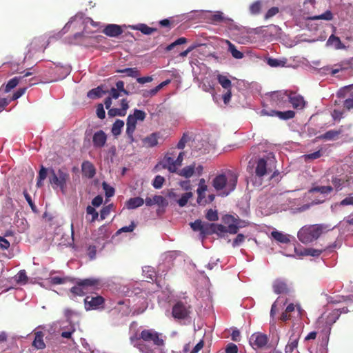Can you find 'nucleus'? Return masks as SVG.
Instances as JSON below:
<instances>
[{
	"mask_svg": "<svg viewBox=\"0 0 353 353\" xmlns=\"http://www.w3.org/2000/svg\"><path fill=\"white\" fill-rule=\"evenodd\" d=\"M276 161L272 152H269L263 157L259 159L256 162L254 174L251 178V182L255 187H260L263 183V179L271 174L269 178H274L279 174L276 170Z\"/></svg>",
	"mask_w": 353,
	"mask_h": 353,
	"instance_id": "f257e3e1",
	"label": "nucleus"
},
{
	"mask_svg": "<svg viewBox=\"0 0 353 353\" xmlns=\"http://www.w3.org/2000/svg\"><path fill=\"white\" fill-rule=\"evenodd\" d=\"M238 174L232 170H225L218 174L212 181V185L216 191H221V195L228 196L232 192L237 184Z\"/></svg>",
	"mask_w": 353,
	"mask_h": 353,
	"instance_id": "f03ea898",
	"label": "nucleus"
},
{
	"mask_svg": "<svg viewBox=\"0 0 353 353\" xmlns=\"http://www.w3.org/2000/svg\"><path fill=\"white\" fill-rule=\"evenodd\" d=\"M339 310H334L332 311L328 315H327L326 317L322 316L320 318H319L316 324L317 327L321 330V345L322 347H326L327 346L332 326L339 319Z\"/></svg>",
	"mask_w": 353,
	"mask_h": 353,
	"instance_id": "7ed1b4c3",
	"label": "nucleus"
},
{
	"mask_svg": "<svg viewBox=\"0 0 353 353\" xmlns=\"http://www.w3.org/2000/svg\"><path fill=\"white\" fill-rule=\"evenodd\" d=\"M334 228L335 226L332 229ZM330 230L331 228L324 224L305 225L299 230L297 236L301 242L307 244L318 239L323 231Z\"/></svg>",
	"mask_w": 353,
	"mask_h": 353,
	"instance_id": "20e7f679",
	"label": "nucleus"
},
{
	"mask_svg": "<svg viewBox=\"0 0 353 353\" xmlns=\"http://www.w3.org/2000/svg\"><path fill=\"white\" fill-rule=\"evenodd\" d=\"M70 176L69 172L59 168L55 170L52 168L49 170L48 181L54 190L60 189L62 193H65L67 189V184L70 181Z\"/></svg>",
	"mask_w": 353,
	"mask_h": 353,
	"instance_id": "39448f33",
	"label": "nucleus"
},
{
	"mask_svg": "<svg viewBox=\"0 0 353 353\" xmlns=\"http://www.w3.org/2000/svg\"><path fill=\"white\" fill-rule=\"evenodd\" d=\"M190 313L191 306L186 301H177L172 307V315L176 320H186Z\"/></svg>",
	"mask_w": 353,
	"mask_h": 353,
	"instance_id": "423d86ee",
	"label": "nucleus"
},
{
	"mask_svg": "<svg viewBox=\"0 0 353 353\" xmlns=\"http://www.w3.org/2000/svg\"><path fill=\"white\" fill-rule=\"evenodd\" d=\"M337 95L339 97L346 98L343 101L345 108L348 110L353 109V85L345 86L340 89Z\"/></svg>",
	"mask_w": 353,
	"mask_h": 353,
	"instance_id": "0eeeda50",
	"label": "nucleus"
},
{
	"mask_svg": "<svg viewBox=\"0 0 353 353\" xmlns=\"http://www.w3.org/2000/svg\"><path fill=\"white\" fill-rule=\"evenodd\" d=\"M268 337L261 332H255L250 337V344L255 350L264 348L268 343Z\"/></svg>",
	"mask_w": 353,
	"mask_h": 353,
	"instance_id": "6e6552de",
	"label": "nucleus"
},
{
	"mask_svg": "<svg viewBox=\"0 0 353 353\" xmlns=\"http://www.w3.org/2000/svg\"><path fill=\"white\" fill-rule=\"evenodd\" d=\"M159 335L154 330H144L141 332L140 337L145 341H152L154 345L162 347L164 345V341Z\"/></svg>",
	"mask_w": 353,
	"mask_h": 353,
	"instance_id": "1a4fd4ad",
	"label": "nucleus"
},
{
	"mask_svg": "<svg viewBox=\"0 0 353 353\" xmlns=\"http://www.w3.org/2000/svg\"><path fill=\"white\" fill-rule=\"evenodd\" d=\"M45 40L43 38H34L28 46V50L25 59H30L35 52L43 51L46 46H43Z\"/></svg>",
	"mask_w": 353,
	"mask_h": 353,
	"instance_id": "9d476101",
	"label": "nucleus"
},
{
	"mask_svg": "<svg viewBox=\"0 0 353 353\" xmlns=\"http://www.w3.org/2000/svg\"><path fill=\"white\" fill-rule=\"evenodd\" d=\"M86 310H97L103 307L104 299L101 296H88L84 299Z\"/></svg>",
	"mask_w": 353,
	"mask_h": 353,
	"instance_id": "9b49d317",
	"label": "nucleus"
},
{
	"mask_svg": "<svg viewBox=\"0 0 353 353\" xmlns=\"http://www.w3.org/2000/svg\"><path fill=\"white\" fill-rule=\"evenodd\" d=\"M281 29L279 26L271 24L266 26H261L255 30L256 33H261L265 37H276L281 33Z\"/></svg>",
	"mask_w": 353,
	"mask_h": 353,
	"instance_id": "f8f14e48",
	"label": "nucleus"
},
{
	"mask_svg": "<svg viewBox=\"0 0 353 353\" xmlns=\"http://www.w3.org/2000/svg\"><path fill=\"white\" fill-rule=\"evenodd\" d=\"M252 30L243 28L236 34L235 40L240 44H248L254 42V37L252 36Z\"/></svg>",
	"mask_w": 353,
	"mask_h": 353,
	"instance_id": "ddd939ff",
	"label": "nucleus"
},
{
	"mask_svg": "<svg viewBox=\"0 0 353 353\" xmlns=\"http://www.w3.org/2000/svg\"><path fill=\"white\" fill-rule=\"evenodd\" d=\"M271 99L278 106H285L289 99V92L285 90L274 92L271 94Z\"/></svg>",
	"mask_w": 353,
	"mask_h": 353,
	"instance_id": "4468645a",
	"label": "nucleus"
},
{
	"mask_svg": "<svg viewBox=\"0 0 353 353\" xmlns=\"http://www.w3.org/2000/svg\"><path fill=\"white\" fill-rule=\"evenodd\" d=\"M223 222L228 225L227 227V232L230 234H236L239 230V222L237 219L232 215H225L223 219Z\"/></svg>",
	"mask_w": 353,
	"mask_h": 353,
	"instance_id": "2eb2a0df",
	"label": "nucleus"
},
{
	"mask_svg": "<svg viewBox=\"0 0 353 353\" xmlns=\"http://www.w3.org/2000/svg\"><path fill=\"white\" fill-rule=\"evenodd\" d=\"M177 256L176 251H170L165 252L163 256V263L159 266V271L162 270L163 272L164 268H170L172 265L174 260Z\"/></svg>",
	"mask_w": 353,
	"mask_h": 353,
	"instance_id": "dca6fc26",
	"label": "nucleus"
},
{
	"mask_svg": "<svg viewBox=\"0 0 353 353\" xmlns=\"http://www.w3.org/2000/svg\"><path fill=\"white\" fill-rule=\"evenodd\" d=\"M107 141V135L101 130L97 131L94 133L92 137L93 145L96 148H103Z\"/></svg>",
	"mask_w": 353,
	"mask_h": 353,
	"instance_id": "f3484780",
	"label": "nucleus"
},
{
	"mask_svg": "<svg viewBox=\"0 0 353 353\" xmlns=\"http://www.w3.org/2000/svg\"><path fill=\"white\" fill-rule=\"evenodd\" d=\"M288 102H290L294 108L298 110L303 109L305 105V101L303 97L295 93H289Z\"/></svg>",
	"mask_w": 353,
	"mask_h": 353,
	"instance_id": "a211bd4d",
	"label": "nucleus"
},
{
	"mask_svg": "<svg viewBox=\"0 0 353 353\" xmlns=\"http://www.w3.org/2000/svg\"><path fill=\"white\" fill-rule=\"evenodd\" d=\"M174 161L172 157L166 154L160 162V165L163 168L168 169L170 172L176 173L177 172V166Z\"/></svg>",
	"mask_w": 353,
	"mask_h": 353,
	"instance_id": "6ab92c4d",
	"label": "nucleus"
},
{
	"mask_svg": "<svg viewBox=\"0 0 353 353\" xmlns=\"http://www.w3.org/2000/svg\"><path fill=\"white\" fill-rule=\"evenodd\" d=\"M271 236L276 241L283 244L290 243L292 239H294V237L292 236L291 235L285 234L283 232L278 231L276 230H274L271 232Z\"/></svg>",
	"mask_w": 353,
	"mask_h": 353,
	"instance_id": "aec40b11",
	"label": "nucleus"
},
{
	"mask_svg": "<svg viewBox=\"0 0 353 353\" xmlns=\"http://www.w3.org/2000/svg\"><path fill=\"white\" fill-rule=\"evenodd\" d=\"M81 171L82 174L88 179L93 178L96 174V169L94 165L88 161L82 163Z\"/></svg>",
	"mask_w": 353,
	"mask_h": 353,
	"instance_id": "412c9836",
	"label": "nucleus"
},
{
	"mask_svg": "<svg viewBox=\"0 0 353 353\" xmlns=\"http://www.w3.org/2000/svg\"><path fill=\"white\" fill-rule=\"evenodd\" d=\"M123 30L120 26L117 24H108L103 30V33L109 37H115L121 34Z\"/></svg>",
	"mask_w": 353,
	"mask_h": 353,
	"instance_id": "4be33fe9",
	"label": "nucleus"
},
{
	"mask_svg": "<svg viewBox=\"0 0 353 353\" xmlns=\"http://www.w3.org/2000/svg\"><path fill=\"white\" fill-rule=\"evenodd\" d=\"M23 73H24V74L22 76L19 77H15L11 79L10 81H8V82L6 84V88H5L6 92H8L12 89L14 88L18 85L19 80L23 79L24 77L30 76L33 74V72H29V71L23 72Z\"/></svg>",
	"mask_w": 353,
	"mask_h": 353,
	"instance_id": "5701e85b",
	"label": "nucleus"
},
{
	"mask_svg": "<svg viewBox=\"0 0 353 353\" xmlns=\"http://www.w3.org/2000/svg\"><path fill=\"white\" fill-rule=\"evenodd\" d=\"M342 130H331L317 137L319 140L334 141L338 139Z\"/></svg>",
	"mask_w": 353,
	"mask_h": 353,
	"instance_id": "b1692460",
	"label": "nucleus"
},
{
	"mask_svg": "<svg viewBox=\"0 0 353 353\" xmlns=\"http://www.w3.org/2000/svg\"><path fill=\"white\" fill-rule=\"evenodd\" d=\"M262 113L264 114L270 115V116L276 115L279 119H283V120H288L290 119H292L295 116V112L292 110H287V111H284V112L272 111V114H268L265 110H263Z\"/></svg>",
	"mask_w": 353,
	"mask_h": 353,
	"instance_id": "393cba45",
	"label": "nucleus"
},
{
	"mask_svg": "<svg viewBox=\"0 0 353 353\" xmlns=\"http://www.w3.org/2000/svg\"><path fill=\"white\" fill-rule=\"evenodd\" d=\"M130 29L139 30L145 35H150L157 31V28H150L145 23H138L129 26Z\"/></svg>",
	"mask_w": 353,
	"mask_h": 353,
	"instance_id": "a878e982",
	"label": "nucleus"
},
{
	"mask_svg": "<svg viewBox=\"0 0 353 353\" xmlns=\"http://www.w3.org/2000/svg\"><path fill=\"white\" fill-rule=\"evenodd\" d=\"M144 200L141 197H132L128 199L125 204V206L128 210L136 209L143 205Z\"/></svg>",
	"mask_w": 353,
	"mask_h": 353,
	"instance_id": "bb28decb",
	"label": "nucleus"
},
{
	"mask_svg": "<svg viewBox=\"0 0 353 353\" xmlns=\"http://www.w3.org/2000/svg\"><path fill=\"white\" fill-rule=\"evenodd\" d=\"M179 176L189 179L195 173V163L185 166L176 172Z\"/></svg>",
	"mask_w": 353,
	"mask_h": 353,
	"instance_id": "cd10ccee",
	"label": "nucleus"
},
{
	"mask_svg": "<svg viewBox=\"0 0 353 353\" xmlns=\"http://www.w3.org/2000/svg\"><path fill=\"white\" fill-rule=\"evenodd\" d=\"M55 72L58 75V79H63L71 72V68L68 65L60 66L57 65Z\"/></svg>",
	"mask_w": 353,
	"mask_h": 353,
	"instance_id": "c85d7f7f",
	"label": "nucleus"
},
{
	"mask_svg": "<svg viewBox=\"0 0 353 353\" xmlns=\"http://www.w3.org/2000/svg\"><path fill=\"white\" fill-rule=\"evenodd\" d=\"M299 341V336L294 334H292L290 337L288 344L285 348V353H292L293 350L297 347Z\"/></svg>",
	"mask_w": 353,
	"mask_h": 353,
	"instance_id": "c756f323",
	"label": "nucleus"
},
{
	"mask_svg": "<svg viewBox=\"0 0 353 353\" xmlns=\"http://www.w3.org/2000/svg\"><path fill=\"white\" fill-rule=\"evenodd\" d=\"M274 292L276 294L288 292V287L285 282L281 279H276L273 283Z\"/></svg>",
	"mask_w": 353,
	"mask_h": 353,
	"instance_id": "7c9ffc66",
	"label": "nucleus"
},
{
	"mask_svg": "<svg viewBox=\"0 0 353 353\" xmlns=\"http://www.w3.org/2000/svg\"><path fill=\"white\" fill-rule=\"evenodd\" d=\"M327 46L334 48L336 50L343 49L345 46L342 43L340 39L332 34L327 41Z\"/></svg>",
	"mask_w": 353,
	"mask_h": 353,
	"instance_id": "2f4dec72",
	"label": "nucleus"
},
{
	"mask_svg": "<svg viewBox=\"0 0 353 353\" xmlns=\"http://www.w3.org/2000/svg\"><path fill=\"white\" fill-rule=\"evenodd\" d=\"M214 223H210L208 222H202L201 232L200 237L203 239L207 235L214 234Z\"/></svg>",
	"mask_w": 353,
	"mask_h": 353,
	"instance_id": "473e14b6",
	"label": "nucleus"
},
{
	"mask_svg": "<svg viewBox=\"0 0 353 353\" xmlns=\"http://www.w3.org/2000/svg\"><path fill=\"white\" fill-rule=\"evenodd\" d=\"M43 334L42 332L39 331L36 332L34 339L32 342V346L38 350H42L46 347V344L43 339Z\"/></svg>",
	"mask_w": 353,
	"mask_h": 353,
	"instance_id": "72a5a7b5",
	"label": "nucleus"
},
{
	"mask_svg": "<svg viewBox=\"0 0 353 353\" xmlns=\"http://www.w3.org/2000/svg\"><path fill=\"white\" fill-rule=\"evenodd\" d=\"M207 190V185H205V181L204 179H201L199 183V187L196 190L198 194L197 202L201 203L202 199L205 196V192Z\"/></svg>",
	"mask_w": 353,
	"mask_h": 353,
	"instance_id": "f704fd0d",
	"label": "nucleus"
},
{
	"mask_svg": "<svg viewBox=\"0 0 353 353\" xmlns=\"http://www.w3.org/2000/svg\"><path fill=\"white\" fill-rule=\"evenodd\" d=\"M333 19V14L330 10H326L324 13L319 15H314L307 17V20L315 21V20H325L331 21Z\"/></svg>",
	"mask_w": 353,
	"mask_h": 353,
	"instance_id": "c9c22d12",
	"label": "nucleus"
},
{
	"mask_svg": "<svg viewBox=\"0 0 353 353\" xmlns=\"http://www.w3.org/2000/svg\"><path fill=\"white\" fill-rule=\"evenodd\" d=\"M79 283L82 288L85 290L86 292H88L89 290H93L94 287L97 284V281L94 279H85L79 280Z\"/></svg>",
	"mask_w": 353,
	"mask_h": 353,
	"instance_id": "e433bc0d",
	"label": "nucleus"
},
{
	"mask_svg": "<svg viewBox=\"0 0 353 353\" xmlns=\"http://www.w3.org/2000/svg\"><path fill=\"white\" fill-rule=\"evenodd\" d=\"M294 251L299 256H319L322 250L314 249V248H305L303 252H298L297 249L296 247H294Z\"/></svg>",
	"mask_w": 353,
	"mask_h": 353,
	"instance_id": "4c0bfd02",
	"label": "nucleus"
},
{
	"mask_svg": "<svg viewBox=\"0 0 353 353\" xmlns=\"http://www.w3.org/2000/svg\"><path fill=\"white\" fill-rule=\"evenodd\" d=\"M227 43L228 45V51L234 58L241 59L243 57V53L238 50L233 43L229 41H227Z\"/></svg>",
	"mask_w": 353,
	"mask_h": 353,
	"instance_id": "58836bf2",
	"label": "nucleus"
},
{
	"mask_svg": "<svg viewBox=\"0 0 353 353\" xmlns=\"http://www.w3.org/2000/svg\"><path fill=\"white\" fill-rule=\"evenodd\" d=\"M116 72L118 73H124L126 74V76L133 78L139 76V72L136 68H126L124 69H119L117 70Z\"/></svg>",
	"mask_w": 353,
	"mask_h": 353,
	"instance_id": "ea45409f",
	"label": "nucleus"
},
{
	"mask_svg": "<svg viewBox=\"0 0 353 353\" xmlns=\"http://www.w3.org/2000/svg\"><path fill=\"white\" fill-rule=\"evenodd\" d=\"M143 274L145 279H150L151 281H154V278H156L157 273L154 269L151 266H145L142 269Z\"/></svg>",
	"mask_w": 353,
	"mask_h": 353,
	"instance_id": "a19ab883",
	"label": "nucleus"
},
{
	"mask_svg": "<svg viewBox=\"0 0 353 353\" xmlns=\"http://www.w3.org/2000/svg\"><path fill=\"white\" fill-rule=\"evenodd\" d=\"M332 190V187L327 185V186H316L311 188L310 190V192H319L323 196L327 195L330 194Z\"/></svg>",
	"mask_w": 353,
	"mask_h": 353,
	"instance_id": "79ce46f5",
	"label": "nucleus"
},
{
	"mask_svg": "<svg viewBox=\"0 0 353 353\" xmlns=\"http://www.w3.org/2000/svg\"><path fill=\"white\" fill-rule=\"evenodd\" d=\"M287 60L285 59H278L274 58H269L267 60V63L272 68L284 67L285 66Z\"/></svg>",
	"mask_w": 353,
	"mask_h": 353,
	"instance_id": "37998d69",
	"label": "nucleus"
},
{
	"mask_svg": "<svg viewBox=\"0 0 353 353\" xmlns=\"http://www.w3.org/2000/svg\"><path fill=\"white\" fill-rule=\"evenodd\" d=\"M124 126V122L122 120L117 119L112 127V133L117 137L121 132V129Z\"/></svg>",
	"mask_w": 353,
	"mask_h": 353,
	"instance_id": "c03bdc74",
	"label": "nucleus"
},
{
	"mask_svg": "<svg viewBox=\"0 0 353 353\" xmlns=\"http://www.w3.org/2000/svg\"><path fill=\"white\" fill-rule=\"evenodd\" d=\"M103 94L104 91L102 88L101 87H97L90 90L87 94V96L88 98L94 99L101 97Z\"/></svg>",
	"mask_w": 353,
	"mask_h": 353,
	"instance_id": "a18cd8bd",
	"label": "nucleus"
},
{
	"mask_svg": "<svg viewBox=\"0 0 353 353\" xmlns=\"http://www.w3.org/2000/svg\"><path fill=\"white\" fill-rule=\"evenodd\" d=\"M219 83L225 90H230L232 83L231 81L224 75L219 74L217 77Z\"/></svg>",
	"mask_w": 353,
	"mask_h": 353,
	"instance_id": "49530a36",
	"label": "nucleus"
},
{
	"mask_svg": "<svg viewBox=\"0 0 353 353\" xmlns=\"http://www.w3.org/2000/svg\"><path fill=\"white\" fill-rule=\"evenodd\" d=\"M154 202L159 208L163 209L165 208L168 205V201L165 197L160 195L154 196Z\"/></svg>",
	"mask_w": 353,
	"mask_h": 353,
	"instance_id": "de8ad7c7",
	"label": "nucleus"
},
{
	"mask_svg": "<svg viewBox=\"0 0 353 353\" xmlns=\"http://www.w3.org/2000/svg\"><path fill=\"white\" fill-rule=\"evenodd\" d=\"M261 9V1H256L252 3L249 7L250 13L252 15H256L260 13Z\"/></svg>",
	"mask_w": 353,
	"mask_h": 353,
	"instance_id": "09e8293b",
	"label": "nucleus"
},
{
	"mask_svg": "<svg viewBox=\"0 0 353 353\" xmlns=\"http://www.w3.org/2000/svg\"><path fill=\"white\" fill-rule=\"evenodd\" d=\"M68 279V277L50 276L46 281L53 285H60L65 283Z\"/></svg>",
	"mask_w": 353,
	"mask_h": 353,
	"instance_id": "8fccbe9b",
	"label": "nucleus"
},
{
	"mask_svg": "<svg viewBox=\"0 0 353 353\" xmlns=\"http://www.w3.org/2000/svg\"><path fill=\"white\" fill-rule=\"evenodd\" d=\"M192 196V193L191 192H188L184 193L181 195V198L178 200L177 203L180 207L185 206L188 200Z\"/></svg>",
	"mask_w": 353,
	"mask_h": 353,
	"instance_id": "3c124183",
	"label": "nucleus"
},
{
	"mask_svg": "<svg viewBox=\"0 0 353 353\" xmlns=\"http://www.w3.org/2000/svg\"><path fill=\"white\" fill-rule=\"evenodd\" d=\"M145 143L150 147L156 146L158 144L157 136L155 133H152L145 139Z\"/></svg>",
	"mask_w": 353,
	"mask_h": 353,
	"instance_id": "603ef678",
	"label": "nucleus"
},
{
	"mask_svg": "<svg viewBox=\"0 0 353 353\" xmlns=\"http://www.w3.org/2000/svg\"><path fill=\"white\" fill-rule=\"evenodd\" d=\"M136 226V223L134 221H132L130 225L128 226H123L118 230L116 232V235H119L123 232H132L134 230Z\"/></svg>",
	"mask_w": 353,
	"mask_h": 353,
	"instance_id": "864d4df0",
	"label": "nucleus"
},
{
	"mask_svg": "<svg viewBox=\"0 0 353 353\" xmlns=\"http://www.w3.org/2000/svg\"><path fill=\"white\" fill-rule=\"evenodd\" d=\"M14 280L18 283H25L28 280L26 272L24 270H20L14 276Z\"/></svg>",
	"mask_w": 353,
	"mask_h": 353,
	"instance_id": "5fc2aeb1",
	"label": "nucleus"
},
{
	"mask_svg": "<svg viewBox=\"0 0 353 353\" xmlns=\"http://www.w3.org/2000/svg\"><path fill=\"white\" fill-rule=\"evenodd\" d=\"M214 234H216L220 236H223L224 234L227 233V227L221 224L214 223Z\"/></svg>",
	"mask_w": 353,
	"mask_h": 353,
	"instance_id": "6e6d98bb",
	"label": "nucleus"
},
{
	"mask_svg": "<svg viewBox=\"0 0 353 353\" xmlns=\"http://www.w3.org/2000/svg\"><path fill=\"white\" fill-rule=\"evenodd\" d=\"M164 182V177L160 175H157L154 177V180L152 181V185L155 189H160L162 188Z\"/></svg>",
	"mask_w": 353,
	"mask_h": 353,
	"instance_id": "4d7b16f0",
	"label": "nucleus"
},
{
	"mask_svg": "<svg viewBox=\"0 0 353 353\" xmlns=\"http://www.w3.org/2000/svg\"><path fill=\"white\" fill-rule=\"evenodd\" d=\"M103 189L105 192V194L106 197H112L114 194V188L111 185H108L106 182H103L102 183Z\"/></svg>",
	"mask_w": 353,
	"mask_h": 353,
	"instance_id": "13d9d810",
	"label": "nucleus"
},
{
	"mask_svg": "<svg viewBox=\"0 0 353 353\" xmlns=\"http://www.w3.org/2000/svg\"><path fill=\"white\" fill-rule=\"evenodd\" d=\"M71 292L78 296H83L87 293L85 290L82 288L79 281L77 282V285L71 288Z\"/></svg>",
	"mask_w": 353,
	"mask_h": 353,
	"instance_id": "bf43d9fd",
	"label": "nucleus"
},
{
	"mask_svg": "<svg viewBox=\"0 0 353 353\" xmlns=\"http://www.w3.org/2000/svg\"><path fill=\"white\" fill-rule=\"evenodd\" d=\"M186 42H187V39L185 37H180V38L177 39L175 41H174L173 43L168 45L166 47L165 50L167 51H170L172 49H174V47H176V46L184 44Z\"/></svg>",
	"mask_w": 353,
	"mask_h": 353,
	"instance_id": "052dcab7",
	"label": "nucleus"
},
{
	"mask_svg": "<svg viewBox=\"0 0 353 353\" xmlns=\"http://www.w3.org/2000/svg\"><path fill=\"white\" fill-rule=\"evenodd\" d=\"M136 126L137 125H126L125 133H126L128 138L129 139L130 143H133L134 141L133 134L136 129Z\"/></svg>",
	"mask_w": 353,
	"mask_h": 353,
	"instance_id": "680f3d73",
	"label": "nucleus"
},
{
	"mask_svg": "<svg viewBox=\"0 0 353 353\" xmlns=\"http://www.w3.org/2000/svg\"><path fill=\"white\" fill-rule=\"evenodd\" d=\"M205 217L210 221H216L219 219L217 211L212 209H210L207 211Z\"/></svg>",
	"mask_w": 353,
	"mask_h": 353,
	"instance_id": "e2e57ef3",
	"label": "nucleus"
},
{
	"mask_svg": "<svg viewBox=\"0 0 353 353\" xmlns=\"http://www.w3.org/2000/svg\"><path fill=\"white\" fill-rule=\"evenodd\" d=\"M132 116L137 120V121H143L145 119L146 114L144 111L135 109L134 110L133 114Z\"/></svg>",
	"mask_w": 353,
	"mask_h": 353,
	"instance_id": "0e129e2a",
	"label": "nucleus"
},
{
	"mask_svg": "<svg viewBox=\"0 0 353 353\" xmlns=\"http://www.w3.org/2000/svg\"><path fill=\"white\" fill-rule=\"evenodd\" d=\"M158 92V89L155 87L150 90H143L141 94L144 98H149L156 95Z\"/></svg>",
	"mask_w": 353,
	"mask_h": 353,
	"instance_id": "69168bd1",
	"label": "nucleus"
},
{
	"mask_svg": "<svg viewBox=\"0 0 353 353\" xmlns=\"http://www.w3.org/2000/svg\"><path fill=\"white\" fill-rule=\"evenodd\" d=\"M279 12V9L277 7H272L270 8L267 12L265 13L264 18L265 19H269L273 17H274L276 14H277Z\"/></svg>",
	"mask_w": 353,
	"mask_h": 353,
	"instance_id": "338daca9",
	"label": "nucleus"
},
{
	"mask_svg": "<svg viewBox=\"0 0 353 353\" xmlns=\"http://www.w3.org/2000/svg\"><path fill=\"white\" fill-rule=\"evenodd\" d=\"M245 241V236L242 234H239L232 241V247L236 248L240 246Z\"/></svg>",
	"mask_w": 353,
	"mask_h": 353,
	"instance_id": "774afa93",
	"label": "nucleus"
}]
</instances>
